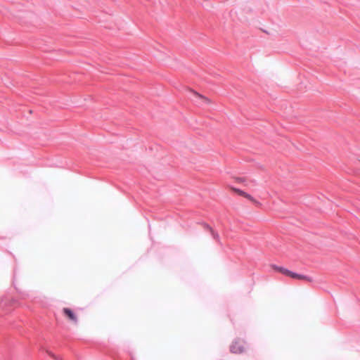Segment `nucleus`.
<instances>
[{
	"label": "nucleus",
	"mask_w": 360,
	"mask_h": 360,
	"mask_svg": "<svg viewBox=\"0 0 360 360\" xmlns=\"http://www.w3.org/2000/svg\"><path fill=\"white\" fill-rule=\"evenodd\" d=\"M271 268L274 271L279 272V273L282 274L283 275H285V276L290 277L292 279L306 281L308 282L312 281L311 278L308 277L304 275H302V274H299L292 272L283 266H277L275 264H272V265H271Z\"/></svg>",
	"instance_id": "f257e3e1"
},
{
	"label": "nucleus",
	"mask_w": 360,
	"mask_h": 360,
	"mask_svg": "<svg viewBox=\"0 0 360 360\" xmlns=\"http://www.w3.org/2000/svg\"><path fill=\"white\" fill-rule=\"evenodd\" d=\"M245 350V344L242 340H237L234 341L231 346V351L233 353L241 354Z\"/></svg>",
	"instance_id": "f03ea898"
},
{
	"label": "nucleus",
	"mask_w": 360,
	"mask_h": 360,
	"mask_svg": "<svg viewBox=\"0 0 360 360\" xmlns=\"http://www.w3.org/2000/svg\"><path fill=\"white\" fill-rule=\"evenodd\" d=\"M230 190L232 191L233 192L236 193V194L240 195V196H243L245 198H247L248 200H249L250 201H251L253 203H255V204H257L258 202L250 194H248V193L239 189V188H235V187H229Z\"/></svg>",
	"instance_id": "7ed1b4c3"
},
{
	"label": "nucleus",
	"mask_w": 360,
	"mask_h": 360,
	"mask_svg": "<svg viewBox=\"0 0 360 360\" xmlns=\"http://www.w3.org/2000/svg\"><path fill=\"white\" fill-rule=\"evenodd\" d=\"M195 95L198 97L199 98H200L202 100V102L205 103H207V104H211L212 103V101L210 98H208L207 97H205L202 95H200L198 93H195Z\"/></svg>",
	"instance_id": "20e7f679"
},
{
	"label": "nucleus",
	"mask_w": 360,
	"mask_h": 360,
	"mask_svg": "<svg viewBox=\"0 0 360 360\" xmlns=\"http://www.w3.org/2000/svg\"><path fill=\"white\" fill-rule=\"evenodd\" d=\"M64 312L66 315H68V316H70V315H72V313L71 311V310L68 308H65L64 309Z\"/></svg>",
	"instance_id": "39448f33"
},
{
	"label": "nucleus",
	"mask_w": 360,
	"mask_h": 360,
	"mask_svg": "<svg viewBox=\"0 0 360 360\" xmlns=\"http://www.w3.org/2000/svg\"><path fill=\"white\" fill-rule=\"evenodd\" d=\"M237 182L243 184L245 183V179L244 178H237L236 179Z\"/></svg>",
	"instance_id": "423d86ee"
},
{
	"label": "nucleus",
	"mask_w": 360,
	"mask_h": 360,
	"mask_svg": "<svg viewBox=\"0 0 360 360\" xmlns=\"http://www.w3.org/2000/svg\"><path fill=\"white\" fill-rule=\"evenodd\" d=\"M68 318H69L71 321H76V320H75V319H75V318H76V316H68Z\"/></svg>",
	"instance_id": "0eeeda50"
},
{
	"label": "nucleus",
	"mask_w": 360,
	"mask_h": 360,
	"mask_svg": "<svg viewBox=\"0 0 360 360\" xmlns=\"http://www.w3.org/2000/svg\"><path fill=\"white\" fill-rule=\"evenodd\" d=\"M47 353H48V354H49V356H51V357L55 358V356H54L53 354H52L51 352H47Z\"/></svg>",
	"instance_id": "6e6552de"
}]
</instances>
